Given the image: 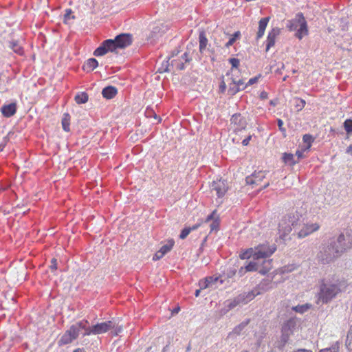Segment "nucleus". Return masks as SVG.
Returning a JSON list of instances; mask_svg holds the SVG:
<instances>
[{"instance_id": "obj_25", "label": "nucleus", "mask_w": 352, "mask_h": 352, "mask_svg": "<svg viewBox=\"0 0 352 352\" xmlns=\"http://www.w3.org/2000/svg\"><path fill=\"white\" fill-rule=\"evenodd\" d=\"M227 303L228 304L226 305V306L228 307V311L231 310L235 308L236 306L242 304L241 297H240V296L239 295L234 299L228 300Z\"/></svg>"}, {"instance_id": "obj_13", "label": "nucleus", "mask_w": 352, "mask_h": 352, "mask_svg": "<svg viewBox=\"0 0 352 352\" xmlns=\"http://www.w3.org/2000/svg\"><path fill=\"white\" fill-rule=\"evenodd\" d=\"M265 177V173L263 171H254L251 175L245 178L246 184L248 185L258 184Z\"/></svg>"}, {"instance_id": "obj_64", "label": "nucleus", "mask_w": 352, "mask_h": 352, "mask_svg": "<svg viewBox=\"0 0 352 352\" xmlns=\"http://www.w3.org/2000/svg\"><path fill=\"white\" fill-rule=\"evenodd\" d=\"M73 352H85L84 349H75Z\"/></svg>"}, {"instance_id": "obj_50", "label": "nucleus", "mask_w": 352, "mask_h": 352, "mask_svg": "<svg viewBox=\"0 0 352 352\" xmlns=\"http://www.w3.org/2000/svg\"><path fill=\"white\" fill-rule=\"evenodd\" d=\"M260 76H261V75L250 78L248 80V82L246 83L245 87H247L248 86L252 85L253 84L256 83L258 82V78H260Z\"/></svg>"}, {"instance_id": "obj_1", "label": "nucleus", "mask_w": 352, "mask_h": 352, "mask_svg": "<svg viewBox=\"0 0 352 352\" xmlns=\"http://www.w3.org/2000/svg\"><path fill=\"white\" fill-rule=\"evenodd\" d=\"M352 245V236L346 233H341L335 239L332 238L328 243L323 244L318 253V261L323 264H329L338 258Z\"/></svg>"}, {"instance_id": "obj_24", "label": "nucleus", "mask_w": 352, "mask_h": 352, "mask_svg": "<svg viewBox=\"0 0 352 352\" xmlns=\"http://www.w3.org/2000/svg\"><path fill=\"white\" fill-rule=\"evenodd\" d=\"M200 226L199 223L195 224L192 226H186L181 232L179 234V238L181 239H185L188 235L191 232L192 230H197Z\"/></svg>"}, {"instance_id": "obj_37", "label": "nucleus", "mask_w": 352, "mask_h": 352, "mask_svg": "<svg viewBox=\"0 0 352 352\" xmlns=\"http://www.w3.org/2000/svg\"><path fill=\"white\" fill-rule=\"evenodd\" d=\"M346 346L349 351L352 352V326L350 327L346 336Z\"/></svg>"}, {"instance_id": "obj_34", "label": "nucleus", "mask_w": 352, "mask_h": 352, "mask_svg": "<svg viewBox=\"0 0 352 352\" xmlns=\"http://www.w3.org/2000/svg\"><path fill=\"white\" fill-rule=\"evenodd\" d=\"M250 320H246L241 323H240L238 326H236L234 330L233 333L236 335H240L241 331L244 329V328L249 324Z\"/></svg>"}, {"instance_id": "obj_44", "label": "nucleus", "mask_w": 352, "mask_h": 352, "mask_svg": "<svg viewBox=\"0 0 352 352\" xmlns=\"http://www.w3.org/2000/svg\"><path fill=\"white\" fill-rule=\"evenodd\" d=\"M283 121L281 119H277V124L280 131L283 133V136H286V129L283 127Z\"/></svg>"}, {"instance_id": "obj_29", "label": "nucleus", "mask_w": 352, "mask_h": 352, "mask_svg": "<svg viewBox=\"0 0 352 352\" xmlns=\"http://www.w3.org/2000/svg\"><path fill=\"white\" fill-rule=\"evenodd\" d=\"M205 280L210 285V287H212L214 285H215L217 282H220L221 284H223L224 282V280L222 279L221 276H209L205 278Z\"/></svg>"}, {"instance_id": "obj_55", "label": "nucleus", "mask_w": 352, "mask_h": 352, "mask_svg": "<svg viewBox=\"0 0 352 352\" xmlns=\"http://www.w3.org/2000/svg\"><path fill=\"white\" fill-rule=\"evenodd\" d=\"M164 255L162 254V253L159 250L157 251L155 254L153 256V259L154 261H157V260H160V258H162Z\"/></svg>"}, {"instance_id": "obj_36", "label": "nucleus", "mask_w": 352, "mask_h": 352, "mask_svg": "<svg viewBox=\"0 0 352 352\" xmlns=\"http://www.w3.org/2000/svg\"><path fill=\"white\" fill-rule=\"evenodd\" d=\"M241 37V32L239 31H236L234 33L232 38L226 43L225 47L229 48L232 46L234 43Z\"/></svg>"}, {"instance_id": "obj_52", "label": "nucleus", "mask_w": 352, "mask_h": 352, "mask_svg": "<svg viewBox=\"0 0 352 352\" xmlns=\"http://www.w3.org/2000/svg\"><path fill=\"white\" fill-rule=\"evenodd\" d=\"M50 268L51 269L52 271L57 269V260L56 258H54L52 259Z\"/></svg>"}, {"instance_id": "obj_39", "label": "nucleus", "mask_w": 352, "mask_h": 352, "mask_svg": "<svg viewBox=\"0 0 352 352\" xmlns=\"http://www.w3.org/2000/svg\"><path fill=\"white\" fill-rule=\"evenodd\" d=\"M340 343L336 342L329 348H326L320 351V352H339Z\"/></svg>"}, {"instance_id": "obj_20", "label": "nucleus", "mask_w": 352, "mask_h": 352, "mask_svg": "<svg viewBox=\"0 0 352 352\" xmlns=\"http://www.w3.org/2000/svg\"><path fill=\"white\" fill-rule=\"evenodd\" d=\"M168 29V28L167 25H164L163 23L157 24L153 27L151 34L153 36H157L158 35L161 36L164 34Z\"/></svg>"}, {"instance_id": "obj_47", "label": "nucleus", "mask_w": 352, "mask_h": 352, "mask_svg": "<svg viewBox=\"0 0 352 352\" xmlns=\"http://www.w3.org/2000/svg\"><path fill=\"white\" fill-rule=\"evenodd\" d=\"M210 227V232H217L219 228V221H212Z\"/></svg>"}, {"instance_id": "obj_54", "label": "nucleus", "mask_w": 352, "mask_h": 352, "mask_svg": "<svg viewBox=\"0 0 352 352\" xmlns=\"http://www.w3.org/2000/svg\"><path fill=\"white\" fill-rule=\"evenodd\" d=\"M199 284L201 289L207 288V287H210V285L205 280H200Z\"/></svg>"}, {"instance_id": "obj_4", "label": "nucleus", "mask_w": 352, "mask_h": 352, "mask_svg": "<svg viewBox=\"0 0 352 352\" xmlns=\"http://www.w3.org/2000/svg\"><path fill=\"white\" fill-rule=\"evenodd\" d=\"M319 299L323 303H327L331 301L340 292V287L338 280L332 283L324 280L320 285Z\"/></svg>"}, {"instance_id": "obj_31", "label": "nucleus", "mask_w": 352, "mask_h": 352, "mask_svg": "<svg viewBox=\"0 0 352 352\" xmlns=\"http://www.w3.org/2000/svg\"><path fill=\"white\" fill-rule=\"evenodd\" d=\"M245 88V87H239L236 84H232V82L229 85V89H228V93L229 95L232 96L235 95L236 93H238L239 91L243 90Z\"/></svg>"}, {"instance_id": "obj_42", "label": "nucleus", "mask_w": 352, "mask_h": 352, "mask_svg": "<svg viewBox=\"0 0 352 352\" xmlns=\"http://www.w3.org/2000/svg\"><path fill=\"white\" fill-rule=\"evenodd\" d=\"M254 250L252 248L248 249L240 254L241 259L249 258L251 256H254Z\"/></svg>"}, {"instance_id": "obj_41", "label": "nucleus", "mask_w": 352, "mask_h": 352, "mask_svg": "<svg viewBox=\"0 0 352 352\" xmlns=\"http://www.w3.org/2000/svg\"><path fill=\"white\" fill-rule=\"evenodd\" d=\"M245 271L248 272H254L258 270V265L255 262H250L248 265L245 266Z\"/></svg>"}, {"instance_id": "obj_63", "label": "nucleus", "mask_w": 352, "mask_h": 352, "mask_svg": "<svg viewBox=\"0 0 352 352\" xmlns=\"http://www.w3.org/2000/svg\"><path fill=\"white\" fill-rule=\"evenodd\" d=\"M296 155L298 156V158H301L302 157V152L300 151H297Z\"/></svg>"}, {"instance_id": "obj_9", "label": "nucleus", "mask_w": 352, "mask_h": 352, "mask_svg": "<svg viewBox=\"0 0 352 352\" xmlns=\"http://www.w3.org/2000/svg\"><path fill=\"white\" fill-rule=\"evenodd\" d=\"M211 191L215 192L216 195L220 198L225 195L226 193L228 186L226 180H217L214 181L210 186Z\"/></svg>"}, {"instance_id": "obj_57", "label": "nucleus", "mask_w": 352, "mask_h": 352, "mask_svg": "<svg viewBox=\"0 0 352 352\" xmlns=\"http://www.w3.org/2000/svg\"><path fill=\"white\" fill-rule=\"evenodd\" d=\"M236 272V270L235 269L231 270L227 273V277L228 278H232L233 277Z\"/></svg>"}, {"instance_id": "obj_2", "label": "nucleus", "mask_w": 352, "mask_h": 352, "mask_svg": "<svg viewBox=\"0 0 352 352\" xmlns=\"http://www.w3.org/2000/svg\"><path fill=\"white\" fill-rule=\"evenodd\" d=\"M133 42L131 34H120L114 39L104 40L100 45L94 52L96 56H101L107 53L116 52L118 49H124L129 46Z\"/></svg>"}, {"instance_id": "obj_48", "label": "nucleus", "mask_w": 352, "mask_h": 352, "mask_svg": "<svg viewBox=\"0 0 352 352\" xmlns=\"http://www.w3.org/2000/svg\"><path fill=\"white\" fill-rule=\"evenodd\" d=\"M111 330H113V334L117 336L122 332V327L121 325H118L115 322V327H113Z\"/></svg>"}, {"instance_id": "obj_21", "label": "nucleus", "mask_w": 352, "mask_h": 352, "mask_svg": "<svg viewBox=\"0 0 352 352\" xmlns=\"http://www.w3.org/2000/svg\"><path fill=\"white\" fill-rule=\"evenodd\" d=\"M98 66V62L96 58H91L87 60V62L84 64L82 69L84 71L87 72H89L93 71Z\"/></svg>"}, {"instance_id": "obj_32", "label": "nucleus", "mask_w": 352, "mask_h": 352, "mask_svg": "<svg viewBox=\"0 0 352 352\" xmlns=\"http://www.w3.org/2000/svg\"><path fill=\"white\" fill-rule=\"evenodd\" d=\"M174 241L173 239L169 240L168 243L164 245L160 250L162 254L165 255L166 253L170 252L174 245Z\"/></svg>"}, {"instance_id": "obj_26", "label": "nucleus", "mask_w": 352, "mask_h": 352, "mask_svg": "<svg viewBox=\"0 0 352 352\" xmlns=\"http://www.w3.org/2000/svg\"><path fill=\"white\" fill-rule=\"evenodd\" d=\"M89 96L86 92H80L76 95L75 101L77 104H85L88 101Z\"/></svg>"}, {"instance_id": "obj_49", "label": "nucleus", "mask_w": 352, "mask_h": 352, "mask_svg": "<svg viewBox=\"0 0 352 352\" xmlns=\"http://www.w3.org/2000/svg\"><path fill=\"white\" fill-rule=\"evenodd\" d=\"M12 49L14 52L19 54H21L23 53V49L16 43H14L12 45Z\"/></svg>"}, {"instance_id": "obj_17", "label": "nucleus", "mask_w": 352, "mask_h": 352, "mask_svg": "<svg viewBox=\"0 0 352 352\" xmlns=\"http://www.w3.org/2000/svg\"><path fill=\"white\" fill-rule=\"evenodd\" d=\"M269 21H270L269 16L263 17V18L261 19V20L259 21L258 30L256 33V40L260 39L264 35L265 30L267 28Z\"/></svg>"}, {"instance_id": "obj_59", "label": "nucleus", "mask_w": 352, "mask_h": 352, "mask_svg": "<svg viewBox=\"0 0 352 352\" xmlns=\"http://www.w3.org/2000/svg\"><path fill=\"white\" fill-rule=\"evenodd\" d=\"M246 272L247 271H245V266L244 267H241L240 268V270H239V276H243Z\"/></svg>"}, {"instance_id": "obj_27", "label": "nucleus", "mask_w": 352, "mask_h": 352, "mask_svg": "<svg viewBox=\"0 0 352 352\" xmlns=\"http://www.w3.org/2000/svg\"><path fill=\"white\" fill-rule=\"evenodd\" d=\"M74 340L72 337L65 331L64 334L61 336L58 343L59 346L65 345L69 343H72Z\"/></svg>"}, {"instance_id": "obj_10", "label": "nucleus", "mask_w": 352, "mask_h": 352, "mask_svg": "<svg viewBox=\"0 0 352 352\" xmlns=\"http://www.w3.org/2000/svg\"><path fill=\"white\" fill-rule=\"evenodd\" d=\"M299 320L296 317H292L283 325L281 332L292 335L296 328L299 325Z\"/></svg>"}, {"instance_id": "obj_56", "label": "nucleus", "mask_w": 352, "mask_h": 352, "mask_svg": "<svg viewBox=\"0 0 352 352\" xmlns=\"http://www.w3.org/2000/svg\"><path fill=\"white\" fill-rule=\"evenodd\" d=\"M251 139H252V135H248L246 138H245V139L242 141V144H243V146H247V145H248V144H249L250 141L251 140Z\"/></svg>"}, {"instance_id": "obj_60", "label": "nucleus", "mask_w": 352, "mask_h": 352, "mask_svg": "<svg viewBox=\"0 0 352 352\" xmlns=\"http://www.w3.org/2000/svg\"><path fill=\"white\" fill-rule=\"evenodd\" d=\"M292 352H312L311 350L306 349H299L297 350H294Z\"/></svg>"}, {"instance_id": "obj_38", "label": "nucleus", "mask_w": 352, "mask_h": 352, "mask_svg": "<svg viewBox=\"0 0 352 352\" xmlns=\"http://www.w3.org/2000/svg\"><path fill=\"white\" fill-rule=\"evenodd\" d=\"M343 126L348 135H352V120L346 119L344 123Z\"/></svg>"}, {"instance_id": "obj_5", "label": "nucleus", "mask_w": 352, "mask_h": 352, "mask_svg": "<svg viewBox=\"0 0 352 352\" xmlns=\"http://www.w3.org/2000/svg\"><path fill=\"white\" fill-rule=\"evenodd\" d=\"M195 44L190 43L187 45L186 52H185L178 59H173L171 60V65L175 67L177 70H184L186 68L185 63H188L192 60V54L194 53V50L191 49L194 47Z\"/></svg>"}, {"instance_id": "obj_30", "label": "nucleus", "mask_w": 352, "mask_h": 352, "mask_svg": "<svg viewBox=\"0 0 352 352\" xmlns=\"http://www.w3.org/2000/svg\"><path fill=\"white\" fill-rule=\"evenodd\" d=\"M283 160L285 164L289 165H294L297 162V161L294 160V155L292 153H285L283 156Z\"/></svg>"}, {"instance_id": "obj_6", "label": "nucleus", "mask_w": 352, "mask_h": 352, "mask_svg": "<svg viewBox=\"0 0 352 352\" xmlns=\"http://www.w3.org/2000/svg\"><path fill=\"white\" fill-rule=\"evenodd\" d=\"M115 327V321L109 320L101 323H97L92 327L87 325V331L82 333L83 336H89L90 334H102L107 332Z\"/></svg>"}, {"instance_id": "obj_51", "label": "nucleus", "mask_w": 352, "mask_h": 352, "mask_svg": "<svg viewBox=\"0 0 352 352\" xmlns=\"http://www.w3.org/2000/svg\"><path fill=\"white\" fill-rule=\"evenodd\" d=\"M226 90V84L224 82L223 79H222V80L221 81V82L219 84V92L221 94H223V93H225Z\"/></svg>"}, {"instance_id": "obj_11", "label": "nucleus", "mask_w": 352, "mask_h": 352, "mask_svg": "<svg viewBox=\"0 0 352 352\" xmlns=\"http://www.w3.org/2000/svg\"><path fill=\"white\" fill-rule=\"evenodd\" d=\"M280 34V29L278 27L273 28L269 32L265 41L266 52L274 46L277 36Z\"/></svg>"}, {"instance_id": "obj_28", "label": "nucleus", "mask_w": 352, "mask_h": 352, "mask_svg": "<svg viewBox=\"0 0 352 352\" xmlns=\"http://www.w3.org/2000/svg\"><path fill=\"white\" fill-rule=\"evenodd\" d=\"M70 116L68 113H65L62 119V126L65 131L69 132L70 131Z\"/></svg>"}, {"instance_id": "obj_14", "label": "nucleus", "mask_w": 352, "mask_h": 352, "mask_svg": "<svg viewBox=\"0 0 352 352\" xmlns=\"http://www.w3.org/2000/svg\"><path fill=\"white\" fill-rule=\"evenodd\" d=\"M320 228V226L315 223H308L307 224L305 225V226L299 231L298 232V236L300 238L305 237L308 236L309 234H311L312 232L318 230Z\"/></svg>"}, {"instance_id": "obj_43", "label": "nucleus", "mask_w": 352, "mask_h": 352, "mask_svg": "<svg viewBox=\"0 0 352 352\" xmlns=\"http://www.w3.org/2000/svg\"><path fill=\"white\" fill-rule=\"evenodd\" d=\"M75 19V16L72 15V10L71 9H67L64 14V23H68L70 19Z\"/></svg>"}, {"instance_id": "obj_23", "label": "nucleus", "mask_w": 352, "mask_h": 352, "mask_svg": "<svg viewBox=\"0 0 352 352\" xmlns=\"http://www.w3.org/2000/svg\"><path fill=\"white\" fill-rule=\"evenodd\" d=\"M281 336L280 338V340L276 342V346L280 350L283 349V348L285 346L286 344L288 342L289 338L291 335L285 333L281 332Z\"/></svg>"}, {"instance_id": "obj_19", "label": "nucleus", "mask_w": 352, "mask_h": 352, "mask_svg": "<svg viewBox=\"0 0 352 352\" xmlns=\"http://www.w3.org/2000/svg\"><path fill=\"white\" fill-rule=\"evenodd\" d=\"M118 93L117 89L113 86H107L102 91V96L107 99L114 98Z\"/></svg>"}, {"instance_id": "obj_15", "label": "nucleus", "mask_w": 352, "mask_h": 352, "mask_svg": "<svg viewBox=\"0 0 352 352\" xmlns=\"http://www.w3.org/2000/svg\"><path fill=\"white\" fill-rule=\"evenodd\" d=\"M1 111L4 117L10 118L16 113V104L12 102L9 104L3 105L1 108Z\"/></svg>"}, {"instance_id": "obj_12", "label": "nucleus", "mask_w": 352, "mask_h": 352, "mask_svg": "<svg viewBox=\"0 0 352 352\" xmlns=\"http://www.w3.org/2000/svg\"><path fill=\"white\" fill-rule=\"evenodd\" d=\"M230 122L234 126H236V131H241L245 129L247 126V122L245 119L241 116L240 113H234L232 115Z\"/></svg>"}, {"instance_id": "obj_16", "label": "nucleus", "mask_w": 352, "mask_h": 352, "mask_svg": "<svg viewBox=\"0 0 352 352\" xmlns=\"http://www.w3.org/2000/svg\"><path fill=\"white\" fill-rule=\"evenodd\" d=\"M254 288L256 289V294L260 295L272 289L273 283L269 280H263Z\"/></svg>"}, {"instance_id": "obj_18", "label": "nucleus", "mask_w": 352, "mask_h": 352, "mask_svg": "<svg viewBox=\"0 0 352 352\" xmlns=\"http://www.w3.org/2000/svg\"><path fill=\"white\" fill-rule=\"evenodd\" d=\"M256 289L254 288L253 289L248 292H243L239 294L240 297H241L242 304L245 305L252 300H253L256 296L258 295V294H256Z\"/></svg>"}, {"instance_id": "obj_35", "label": "nucleus", "mask_w": 352, "mask_h": 352, "mask_svg": "<svg viewBox=\"0 0 352 352\" xmlns=\"http://www.w3.org/2000/svg\"><path fill=\"white\" fill-rule=\"evenodd\" d=\"M302 140L305 144V150H307L311 147V144L314 142V138L310 134H305L302 137Z\"/></svg>"}, {"instance_id": "obj_3", "label": "nucleus", "mask_w": 352, "mask_h": 352, "mask_svg": "<svg viewBox=\"0 0 352 352\" xmlns=\"http://www.w3.org/2000/svg\"><path fill=\"white\" fill-rule=\"evenodd\" d=\"M286 28L289 31H296L295 36L299 40L309 33L307 23L302 12L297 13L294 19L288 20Z\"/></svg>"}, {"instance_id": "obj_61", "label": "nucleus", "mask_w": 352, "mask_h": 352, "mask_svg": "<svg viewBox=\"0 0 352 352\" xmlns=\"http://www.w3.org/2000/svg\"><path fill=\"white\" fill-rule=\"evenodd\" d=\"M346 153L352 155V144L347 147Z\"/></svg>"}, {"instance_id": "obj_53", "label": "nucleus", "mask_w": 352, "mask_h": 352, "mask_svg": "<svg viewBox=\"0 0 352 352\" xmlns=\"http://www.w3.org/2000/svg\"><path fill=\"white\" fill-rule=\"evenodd\" d=\"M232 84H236L239 87H244L243 85H244L245 82H244V80L242 79H239V80L232 79Z\"/></svg>"}, {"instance_id": "obj_58", "label": "nucleus", "mask_w": 352, "mask_h": 352, "mask_svg": "<svg viewBox=\"0 0 352 352\" xmlns=\"http://www.w3.org/2000/svg\"><path fill=\"white\" fill-rule=\"evenodd\" d=\"M259 97L261 100L267 99L268 98V94L266 91H263L261 92Z\"/></svg>"}, {"instance_id": "obj_22", "label": "nucleus", "mask_w": 352, "mask_h": 352, "mask_svg": "<svg viewBox=\"0 0 352 352\" xmlns=\"http://www.w3.org/2000/svg\"><path fill=\"white\" fill-rule=\"evenodd\" d=\"M199 52L203 53L208 44V38L204 31H200L199 35Z\"/></svg>"}, {"instance_id": "obj_62", "label": "nucleus", "mask_w": 352, "mask_h": 352, "mask_svg": "<svg viewBox=\"0 0 352 352\" xmlns=\"http://www.w3.org/2000/svg\"><path fill=\"white\" fill-rule=\"evenodd\" d=\"M296 212H297L296 217L294 216V218L295 219L294 220L298 221V220H300V218H302V214L299 215L298 211H296Z\"/></svg>"}, {"instance_id": "obj_8", "label": "nucleus", "mask_w": 352, "mask_h": 352, "mask_svg": "<svg viewBox=\"0 0 352 352\" xmlns=\"http://www.w3.org/2000/svg\"><path fill=\"white\" fill-rule=\"evenodd\" d=\"M89 322L86 320H80L74 324H72L67 333H68L74 340H76L80 333L81 330H84L85 332L87 331V325Z\"/></svg>"}, {"instance_id": "obj_40", "label": "nucleus", "mask_w": 352, "mask_h": 352, "mask_svg": "<svg viewBox=\"0 0 352 352\" xmlns=\"http://www.w3.org/2000/svg\"><path fill=\"white\" fill-rule=\"evenodd\" d=\"M306 102L305 100L301 98H296L295 100V107L298 111H301L305 106Z\"/></svg>"}, {"instance_id": "obj_46", "label": "nucleus", "mask_w": 352, "mask_h": 352, "mask_svg": "<svg viewBox=\"0 0 352 352\" xmlns=\"http://www.w3.org/2000/svg\"><path fill=\"white\" fill-rule=\"evenodd\" d=\"M229 62L231 64L232 68H238V67L239 66L240 61L238 58H230Z\"/></svg>"}, {"instance_id": "obj_7", "label": "nucleus", "mask_w": 352, "mask_h": 352, "mask_svg": "<svg viewBox=\"0 0 352 352\" xmlns=\"http://www.w3.org/2000/svg\"><path fill=\"white\" fill-rule=\"evenodd\" d=\"M276 250V245L273 244L270 245L268 243L258 245L254 248V258L258 259L270 256Z\"/></svg>"}, {"instance_id": "obj_45", "label": "nucleus", "mask_w": 352, "mask_h": 352, "mask_svg": "<svg viewBox=\"0 0 352 352\" xmlns=\"http://www.w3.org/2000/svg\"><path fill=\"white\" fill-rule=\"evenodd\" d=\"M219 215L217 214V211L214 210L210 214H209L206 220L211 221V220H219Z\"/></svg>"}, {"instance_id": "obj_33", "label": "nucleus", "mask_w": 352, "mask_h": 352, "mask_svg": "<svg viewBox=\"0 0 352 352\" xmlns=\"http://www.w3.org/2000/svg\"><path fill=\"white\" fill-rule=\"evenodd\" d=\"M311 307V305L306 303L301 305H297L292 307V310L295 311L296 312L303 314L308 311L309 308Z\"/></svg>"}]
</instances>
